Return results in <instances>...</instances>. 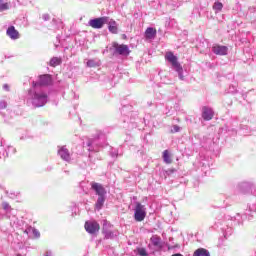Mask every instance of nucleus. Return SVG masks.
<instances>
[{
    "label": "nucleus",
    "mask_w": 256,
    "mask_h": 256,
    "mask_svg": "<svg viewBox=\"0 0 256 256\" xmlns=\"http://www.w3.org/2000/svg\"><path fill=\"white\" fill-rule=\"evenodd\" d=\"M157 37V29L153 27H149L145 31V38L146 39H155Z\"/></svg>",
    "instance_id": "ddd939ff"
},
{
    "label": "nucleus",
    "mask_w": 256,
    "mask_h": 256,
    "mask_svg": "<svg viewBox=\"0 0 256 256\" xmlns=\"http://www.w3.org/2000/svg\"><path fill=\"white\" fill-rule=\"evenodd\" d=\"M112 47L115 49V53H117L118 55H124L125 57H127V55L131 53V50H129V46L125 44L113 42Z\"/></svg>",
    "instance_id": "20e7f679"
},
{
    "label": "nucleus",
    "mask_w": 256,
    "mask_h": 256,
    "mask_svg": "<svg viewBox=\"0 0 256 256\" xmlns=\"http://www.w3.org/2000/svg\"><path fill=\"white\" fill-rule=\"evenodd\" d=\"M86 65L87 67L95 68V67H99V62L95 61L94 59H90L87 61Z\"/></svg>",
    "instance_id": "aec40b11"
},
{
    "label": "nucleus",
    "mask_w": 256,
    "mask_h": 256,
    "mask_svg": "<svg viewBox=\"0 0 256 256\" xmlns=\"http://www.w3.org/2000/svg\"><path fill=\"white\" fill-rule=\"evenodd\" d=\"M181 130V128L177 125L173 126V129L170 131V133H179V131Z\"/></svg>",
    "instance_id": "393cba45"
},
{
    "label": "nucleus",
    "mask_w": 256,
    "mask_h": 256,
    "mask_svg": "<svg viewBox=\"0 0 256 256\" xmlns=\"http://www.w3.org/2000/svg\"><path fill=\"white\" fill-rule=\"evenodd\" d=\"M110 33L117 35L119 28H117V22L113 21L112 24L108 26Z\"/></svg>",
    "instance_id": "a211bd4d"
},
{
    "label": "nucleus",
    "mask_w": 256,
    "mask_h": 256,
    "mask_svg": "<svg viewBox=\"0 0 256 256\" xmlns=\"http://www.w3.org/2000/svg\"><path fill=\"white\" fill-rule=\"evenodd\" d=\"M150 241H151L152 245L154 247H156V249H162L163 248V242L161 241V237H159L157 235H153L150 238Z\"/></svg>",
    "instance_id": "f8f14e48"
},
{
    "label": "nucleus",
    "mask_w": 256,
    "mask_h": 256,
    "mask_svg": "<svg viewBox=\"0 0 256 256\" xmlns=\"http://www.w3.org/2000/svg\"><path fill=\"white\" fill-rule=\"evenodd\" d=\"M138 255L140 256H148L147 250L145 248H138Z\"/></svg>",
    "instance_id": "5701e85b"
},
{
    "label": "nucleus",
    "mask_w": 256,
    "mask_h": 256,
    "mask_svg": "<svg viewBox=\"0 0 256 256\" xmlns=\"http://www.w3.org/2000/svg\"><path fill=\"white\" fill-rule=\"evenodd\" d=\"M213 9L216 12L223 11V3L215 2L214 5H213Z\"/></svg>",
    "instance_id": "412c9836"
},
{
    "label": "nucleus",
    "mask_w": 256,
    "mask_h": 256,
    "mask_svg": "<svg viewBox=\"0 0 256 256\" xmlns=\"http://www.w3.org/2000/svg\"><path fill=\"white\" fill-rule=\"evenodd\" d=\"M163 159L167 165H171V163H173V159L171 158V154H169V150L163 151Z\"/></svg>",
    "instance_id": "2eb2a0df"
},
{
    "label": "nucleus",
    "mask_w": 256,
    "mask_h": 256,
    "mask_svg": "<svg viewBox=\"0 0 256 256\" xmlns=\"http://www.w3.org/2000/svg\"><path fill=\"white\" fill-rule=\"evenodd\" d=\"M103 205H105V196H99L95 204V207L98 211H100Z\"/></svg>",
    "instance_id": "f3484780"
},
{
    "label": "nucleus",
    "mask_w": 256,
    "mask_h": 256,
    "mask_svg": "<svg viewBox=\"0 0 256 256\" xmlns=\"http://www.w3.org/2000/svg\"><path fill=\"white\" fill-rule=\"evenodd\" d=\"M33 86H34V87H37V83L33 82Z\"/></svg>",
    "instance_id": "a878e982"
},
{
    "label": "nucleus",
    "mask_w": 256,
    "mask_h": 256,
    "mask_svg": "<svg viewBox=\"0 0 256 256\" xmlns=\"http://www.w3.org/2000/svg\"><path fill=\"white\" fill-rule=\"evenodd\" d=\"M145 217H147L145 206H143L140 202H136L135 213H134L135 221H138V222L144 221Z\"/></svg>",
    "instance_id": "f03ea898"
},
{
    "label": "nucleus",
    "mask_w": 256,
    "mask_h": 256,
    "mask_svg": "<svg viewBox=\"0 0 256 256\" xmlns=\"http://www.w3.org/2000/svg\"><path fill=\"white\" fill-rule=\"evenodd\" d=\"M58 153H59L60 157L62 159H64L65 161H67L69 159V151H67V149L62 148L58 151Z\"/></svg>",
    "instance_id": "6ab92c4d"
},
{
    "label": "nucleus",
    "mask_w": 256,
    "mask_h": 256,
    "mask_svg": "<svg viewBox=\"0 0 256 256\" xmlns=\"http://www.w3.org/2000/svg\"><path fill=\"white\" fill-rule=\"evenodd\" d=\"M88 147H91V141L88 142Z\"/></svg>",
    "instance_id": "bb28decb"
},
{
    "label": "nucleus",
    "mask_w": 256,
    "mask_h": 256,
    "mask_svg": "<svg viewBox=\"0 0 256 256\" xmlns=\"http://www.w3.org/2000/svg\"><path fill=\"white\" fill-rule=\"evenodd\" d=\"M212 51L215 55H227L229 48H227V46L215 45L213 46Z\"/></svg>",
    "instance_id": "9d476101"
},
{
    "label": "nucleus",
    "mask_w": 256,
    "mask_h": 256,
    "mask_svg": "<svg viewBox=\"0 0 256 256\" xmlns=\"http://www.w3.org/2000/svg\"><path fill=\"white\" fill-rule=\"evenodd\" d=\"M105 23H107V17H100L89 20L88 25L92 29H103Z\"/></svg>",
    "instance_id": "39448f33"
},
{
    "label": "nucleus",
    "mask_w": 256,
    "mask_h": 256,
    "mask_svg": "<svg viewBox=\"0 0 256 256\" xmlns=\"http://www.w3.org/2000/svg\"><path fill=\"white\" fill-rule=\"evenodd\" d=\"M9 9V3L0 0V11H7Z\"/></svg>",
    "instance_id": "4be33fe9"
},
{
    "label": "nucleus",
    "mask_w": 256,
    "mask_h": 256,
    "mask_svg": "<svg viewBox=\"0 0 256 256\" xmlns=\"http://www.w3.org/2000/svg\"><path fill=\"white\" fill-rule=\"evenodd\" d=\"M2 208L4 209V211H11V205L8 202H3Z\"/></svg>",
    "instance_id": "b1692460"
},
{
    "label": "nucleus",
    "mask_w": 256,
    "mask_h": 256,
    "mask_svg": "<svg viewBox=\"0 0 256 256\" xmlns=\"http://www.w3.org/2000/svg\"><path fill=\"white\" fill-rule=\"evenodd\" d=\"M91 189H93V191H95V193H96V195H98V197H103V196L107 195V191L105 190V187H103L101 184H99L97 182L91 183Z\"/></svg>",
    "instance_id": "0eeeda50"
},
{
    "label": "nucleus",
    "mask_w": 256,
    "mask_h": 256,
    "mask_svg": "<svg viewBox=\"0 0 256 256\" xmlns=\"http://www.w3.org/2000/svg\"><path fill=\"white\" fill-rule=\"evenodd\" d=\"M193 256H211V255L209 254V251H207V249L199 248L193 253Z\"/></svg>",
    "instance_id": "dca6fc26"
},
{
    "label": "nucleus",
    "mask_w": 256,
    "mask_h": 256,
    "mask_svg": "<svg viewBox=\"0 0 256 256\" xmlns=\"http://www.w3.org/2000/svg\"><path fill=\"white\" fill-rule=\"evenodd\" d=\"M53 84V78L49 74H44L39 76V85L45 87L47 85Z\"/></svg>",
    "instance_id": "1a4fd4ad"
},
{
    "label": "nucleus",
    "mask_w": 256,
    "mask_h": 256,
    "mask_svg": "<svg viewBox=\"0 0 256 256\" xmlns=\"http://www.w3.org/2000/svg\"><path fill=\"white\" fill-rule=\"evenodd\" d=\"M166 61L171 63L172 67H174L175 71L178 73H183V67L179 63L177 56L173 55V52H167L165 55Z\"/></svg>",
    "instance_id": "f257e3e1"
},
{
    "label": "nucleus",
    "mask_w": 256,
    "mask_h": 256,
    "mask_svg": "<svg viewBox=\"0 0 256 256\" xmlns=\"http://www.w3.org/2000/svg\"><path fill=\"white\" fill-rule=\"evenodd\" d=\"M6 35H8V37H10V39H13V40L19 39L20 37L19 31L15 29V26L8 27L6 31Z\"/></svg>",
    "instance_id": "9b49d317"
},
{
    "label": "nucleus",
    "mask_w": 256,
    "mask_h": 256,
    "mask_svg": "<svg viewBox=\"0 0 256 256\" xmlns=\"http://www.w3.org/2000/svg\"><path fill=\"white\" fill-rule=\"evenodd\" d=\"M47 103V94L45 93H35L34 94V104L36 107H43Z\"/></svg>",
    "instance_id": "423d86ee"
},
{
    "label": "nucleus",
    "mask_w": 256,
    "mask_h": 256,
    "mask_svg": "<svg viewBox=\"0 0 256 256\" xmlns=\"http://www.w3.org/2000/svg\"><path fill=\"white\" fill-rule=\"evenodd\" d=\"M213 117H215V112L213 111V108L204 106L202 108V118L204 119V121H211Z\"/></svg>",
    "instance_id": "6e6552de"
},
{
    "label": "nucleus",
    "mask_w": 256,
    "mask_h": 256,
    "mask_svg": "<svg viewBox=\"0 0 256 256\" xmlns=\"http://www.w3.org/2000/svg\"><path fill=\"white\" fill-rule=\"evenodd\" d=\"M63 63V60L59 57H53L50 59L49 65L50 67H58V65H61Z\"/></svg>",
    "instance_id": "4468645a"
},
{
    "label": "nucleus",
    "mask_w": 256,
    "mask_h": 256,
    "mask_svg": "<svg viewBox=\"0 0 256 256\" xmlns=\"http://www.w3.org/2000/svg\"><path fill=\"white\" fill-rule=\"evenodd\" d=\"M84 228L87 233H90V235H95V233H98L99 229H101V226L97 223V221L91 220L85 222Z\"/></svg>",
    "instance_id": "7ed1b4c3"
}]
</instances>
